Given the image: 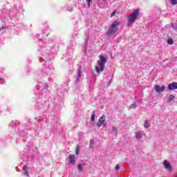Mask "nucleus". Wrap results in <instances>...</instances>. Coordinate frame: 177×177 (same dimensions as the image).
<instances>
[{"label": "nucleus", "mask_w": 177, "mask_h": 177, "mask_svg": "<svg viewBox=\"0 0 177 177\" xmlns=\"http://www.w3.org/2000/svg\"><path fill=\"white\" fill-rule=\"evenodd\" d=\"M99 60H97L98 66H95L96 73H99L104 70V66L107 63V57L103 55H99Z\"/></svg>", "instance_id": "obj_1"}, {"label": "nucleus", "mask_w": 177, "mask_h": 177, "mask_svg": "<svg viewBox=\"0 0 177 177\" xmlns=\"http://www.w3.org/2000/svg\"><path fill=\"white\" fill-rule=\"evenodd\" d=\"M139 15H140L139 12V9L134 10L133 12L129 16L127 21L130 23V24H133Z\"/></svg>", "instance_id": "obj_2"}, {"label": "nucleus", "mask_w": 177, "mask_h": 177, "mask_svg": "<svg viewBox=\"0 0 177 177\" xmlns=\"http://www.w3.org/2000/svg\"><path fill=\"white\" fill-rule=\"evenodd\" d=\"M118 24H120V22L118 21H116L114 22V24H112L111 27L109 29V31L107 32L108 35H113V34H115V32H117L118 30Z\"/></svg>", "instance_id": "obj_3"}, {"label": "nucleus", "mask_w": 177, "mask_h": 177, "mask_svg": "<svg viewBox=\"0 0 177 177\" xmlns=\"http://www.w3.org/2000/svg\"><path fill=\"white\" fill-rule=\"evenodd\" d=\"M163 165H165V169H167V171H168L169 174L172 172V166L171 165V164H169V162H168V160H163Z\"/></svg>", "instance_id": "obj_4"}, {"label": "nucleus", "mask_w": 177, "mask_h": 177, "mask_svg": "<svg viewBox=\"0 0 177 177\" xmlns=\"http://www.w3.org/2000/svg\"><path fill=\"white\" fill-rule=\"evenodd\" d=\"M106 121V118L104 117V115L100 117L98 120V122H97V127L98 128H100V127H102V125H106L105 123Z\"/></svg>", "instance_id": "obj_5"}, {"label": "nucleus", "mask_w": 177, "mask_h": 177, "mask_svg": "<svg viewBox=\"0 0 177 177\" xmlns=\"http://www.w3.org/2000/svg\"><path fill=\"white\" fill-rule=\"evenodd\" d=\"M155 91L157 93H161V92H164L165 91V86H160L158 85H156Z\"/></svg>", "instance_id": "obj_6"}, {"label": "nucleus", "mask_w": 177, "mask_h": 177, "mask_svg": "<svg viewBox=\"0 0 177 177\" xmlns=\"http://www.w3.org/2000/svg\"><path fill=\"white\" fill-rule=\"evenodd\" d=\"M168 89L169 91H174V89H177V83L174 82L171 84H169Z\"/></svg>", "instance_id": "obj_7"}, {"label": "nucleus", "mask_w": 177, "mask_h": 177, "mask_svg": "<svg viewBox=\"0 0 177 177\" xmlns=\"http://www.w3.org/2000/svg\"><path fill=\"white\" fill-rule=\"evenodd\" d=\"M69 162H71L72 165H74V164H75V155H69Z\"/></svg>", "instance_id": "obj_8"}, {"label": "nucleus", "mask_w": 177, "mask_h": 177, "mask_svg": "<svg viewBox=\"0 0 177 177\" xmlns=\"http://www.w3.org/2000/svg\"><path fill=\"white\" fill-rule=\"evenodd\" d=\"M174 99H175V95H174L173 94H171V95H170L169 96V98H168V100H167V102H168L169 103H171V102H172V100H174Z\"/></svg>", "instance_id": "obj_9"}, {"label": "nucleus", "mask_w": 177, "mask_h": 177, "mask_svg": "<svg viewBox=\"0 0 177 177\" xmlns=\"http://www.w3.org/2000/svg\"><path fill=\"white\" fill-rule=\"evenodd\" d=\"M136 139H138V140L142 139V133L140 132H136Z\"/></svg>", "instance_id": "obj_10"}, {"label": "nucleus", "mask_w": 177, "mask_h": 177, "mask_svg": "<svg viewBox=\"0 0 177 177\" xmlns=\"http://www.w3.org/2000/svg\"><path fill=\"white\" fill-rule=\"evenodd\" d=\"M75 154L76 156H79L80 154V145H77L76 147Z\"/></svg>", "instance_id": "obj_11"}, {"label": "nucleus", "mask_w": 177, "mask_h": 177, "mask_svg": "<svg viewBox=\"0 0 177 177\" xmlns=\"http://www.w3.org/2000/svg\"><path fill=\"white\" fill-rule=\"evenodd\" d=\"M167 44H169V45H173L174 44V39H172L171 38L168 39H167Z\"/></svg>", "instance_id": "obj_12"}, {"label": "nucleus", "mask_w": 177, "mask_h": 177, "mask_svg": "<svg viewBox=\"0 0 177 177\" xmlns=\"http://www.w3.org/2000/svg\"><path fill=\"white\" fill-rule=\"evenodd\" d=\"M77 168H78V171H80V172H82V171H83V168H82V165H81V164H79L78 165H77Z\"/></svg>", "instance_id": "obj_13"}, {"label": "nucleus", "mask_w": 177, "mask_h": 177, "mask_svg": "<svg viewBox=\"0 0 177 177\" xmlns=\"http://www.w3.org/2000/svg\"><path fill=\"white\" fill-rule=\"evenodd\" d=\"M171 5H177V0H169Z\"/></svg>", "instance_id": "obj_14"}, {"label": "nucleus", "mask_w": 177, "mask_h": 177, "mask_svg": "<svg viewBox=\"0 0 177 177\" xmlns=\"http://www.w3.org/2000/svg\"><path fill=\"white\" fill-rule=\"evenodd\" d=\"M95 113H93V114L91 115V121L93 122L95 121Z\"/></svg>", "instance_id": "obj_15"}, {"label": "nucleus", "mask_w": 177, "mask_h": 177, "mask_svg": "<svg viewBox=\"0 0 177 177\" xmlns=\"http://www.w3.org/2000/svg\"><path fill=\"white\" fill-rule=\"evenodd\" d=\"M144 127H145V128H148L149 127V122H147V120H146L145 122Z\"/></svg>", "instance_id": "obj_16"}, {"label": "nucleus", "mask_w": 177, "mask_h": 177, "mask_svg": "<svg viewBox=\"0 0 177 177\" xmlns=\"http://www.w3.org/2000/svg\"><path fill=\"white\" fill-rule=\"evenodd\" d=\"M77 75L78 77H81L82 75V73L81 72V70H77Z\"/></svg>", "instance_id": "obj_17"}, {"label": "nucleus", "mask_w": 177, "mask_h": 177, "mask_svg": "<svg viewBox=\"0 0 177 177\" xmlns=\"http://www.w3.org/2000/svg\"><path fill=\"white\" fill-rule=\"evenodd\" d=\"M86 2L88 5V7H90L91 6V2H92V0H87Z\"/></svg>", "instance_id": "obj_18"}, {"label": "nucleus", "mask_w": 177, "mask_h": 177, "mask_svg": "<svg viewBox=\"0 0 177 177\" xmlns=\"http://www.w3.org/2000/svg\"><path fill=\"white\" fill-rule=\"evenodd\" d=\"M115 169H116V171H118V169H120V166L118 165H116L115 166Z\"/></svg>", "instance_id": "obj_19"}, {"label": "nucleus", "mask_w": 177, "mask_h": 177, "mask_svg": "<svg viewBox=\"0 0 177 177\" xmlns=\"http://www.w3.org/2000/svg\"><path fill=\"white\" fill-rule=\"evenodd\" d=\"M112 129H113V132H117V129L115 128V127H113Z\"/></svg>", "instance_id": "obj_20"}, {"label": "nucleus", "mask_w": 177, "mask_h": 177, "mask_svg": "<svg viewBox=\"0 0 177 177\" xmlns=\"http://www.w3.org/2000/svg\"><path fill=\"white\" fill-rule=\"evenodd\" d=\"M115 15V12H113L111 14V17H113Z\"/></svg>", "instance_id": "obj_21"}, {"label": "nucleus", "mask_w": 177, "mask_h": 177, "mask_svg": "<svg viewBox=\"0 0 177 177\" xmlns=\"http://www.w3.org/2000/svg\"><path fill=\"white\" fill-rule=\"evenodd\" d=\"M25 175H27V176H28V171H25Z\"/></svg>", "instance_id": "obj_22"}, {"label": "nucleus", "mask_w": 177, "mask_h": 177, "mask_svg": "<svg viewBox=\"0 0 177 177\" xmlns=\"http://www.w3.org/2000/svg\"><path fill=\"white\" fill-rule=\"evenodd\" d=\"M171 26L172 27V28H174V24H171Z\"/></svg>", "instance_id": "obj_23"}, {"label": "nucleus", "mask_w": 177, "mask_h": 177, "mask_svg": "<svg viewBox=\"0 0 177 177\" xmlns=\"http://www.w3.org/2000/svg\"><path fill=\"white\" fill-rule=\"evenodd\" d=\"M92 142H93V140H91V143H93Z\"/></svg>", "instance_id": "obj_24"}]
</instances>
